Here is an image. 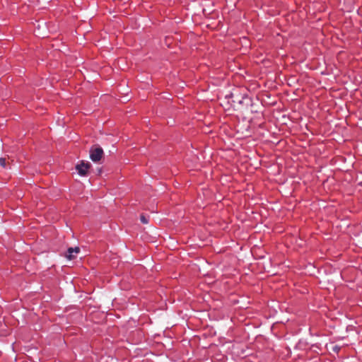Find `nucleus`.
Returning a JSON list of instances; mask_svg holds the SVG:
<instances>
[{"label": "nucleus", "instance_id": "obj_1", "mask_svg": "<svg viewBox=\"0 0 362 362\" xmlns=\"http://www.w3.org/2000/svg\"><path fill=\"white\" fill-rule=\"evenodd\" d=\"M226 98L232 100V105L235 107H239L240 106L247 107L252 104L250 97H249L245 93L243 92H230L229 95H226Z\"/></svg>", "mask_w": 362, "mask_h": 362}, {"label": "nucleus", "instance_id": "obj_2", "mask_svg": "<svg viewBox=\"0 0 362 362\" xmlns=\"http://www.w3.org/2000/svg\"><path fill=\"white\" fill-rule=\"evenodd\" d=\"M103 156V150L99 146H93L90 149V158L93 162H98Z\"/></svg>", "mask_w": 362, "mask_h": 362}, {"label": "nucleus", "instance_id": "obj_3", "mask_svg": "<svg viewBox=\"0 0 362 362\" xmlns=\"http://www.w3.org/2000/svg\"><path fill=\"white\" fill-rule=\"evenodd\" d=\"M90 164L89 163H85L84 161H81L79 164L76 166V169L77 170L78 174L81 176H85L87 175L88 170L90 168Z\"/></svg>", "mask_w": 362, "mask_h": 362}, {"label": "nucleus", "instance_id": "obj_4", "mask_svg": "<svg viewBox=\"0 0 362 362\" xmlns=\"http://www.w3.org/2000/svg\"><path fill=\"white\" fill-rule=\"evenodd\" d=\"M79 252H80V248L78 247H76L74 248L69 247L67 251L68 254L66 255V257L67 259L71 260L74 258L73 253L78 254Z\"/></svg>", "mask_w": 362, "mask_h": 362}, {"label": "nucleus", "instance_id": "obj_5", "mask_svg": "<svg viewBox=\"0 0 362 362\" xmlns=\"http://www.w3.org/2000/svg\"><path fill=\"white\" fill-rule=\"evenodd\" d=\"M140 221L142 223L146 224L148 223V219L144 215H141Z\"/></svg>", "mask_w": 362, "mask_h": 362}, {"label": "nucleus", "instance_id": "obj_6", "mask_svg": "<svg viewBox=\"0 0 362 362\" xmlns=\"http://www.w3.org/2000/svg\"><path fill=\"white\" fill-rule=\"evenodd\" d=\"M0 165L4 168L6 167V159L5 158H0Z\"/></svg>", "mask_w": 362, "mask_h": 362}]
</instances>
